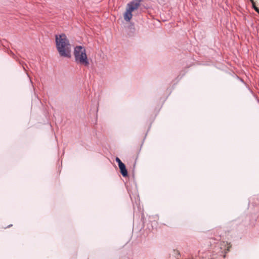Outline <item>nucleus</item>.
<instances>
[{
    "mask_svg": "<svg viewBox=\"0 0 259 259\" xmlns=\"http://www.w3.org/2000/svg\"><path fill=\"white\" fill-rule=\"evenodd\" d=\"M55 42L56 49L61 57L71 58V45L65 34L56 35Z\"/></svg>",
    "mask_w": 259,
    "mask_h": 259,
    "instance_id": "obj_1",
    "label": "nucleus"
},
{
    "mask_svg": "<svg viewBox=\"0 0 259 259\" xmlns=\"http://www.w3.org/2000/svg\"><path fill=\"white\" fill-rule=\"evenodd\" d=\"M75 62L77 64L88 66L90 62L88 58L85 49L82 46H76L74 49L73 52Z\"/></svg>",
    "mask_w": 259,
    "mask_h": 259,
    "instance_id": "obj_2",
    "label": "nucleus"
},
{
    "mask_svg": "<svg viewBox=\"0 0 259 259\" xmlns=\"http://www.w3.org/2000/svg\"><path fill=\"white\" fill-rule=\"evenodd\" d=\"M142 1L143 0H132L127 4L126 10L123 14V18L126 22H130L133 16L132 13L138 9Z\"/></svg>",
    "mask_w": 259,
    "mask_h": 259,
    "instance_id": "obj_3",
    "label": "nucleus"
},
{
    "mask_svg": "<svg viewBox=\"0 0 259 259\" xmlns=\"http://www.w3.org/2000/svg\"><path fill=\"white\" fill-rule=\"evenodd\" d=\"M118 167L120 170V172L122 176V177L124 178L127 177L128 172L125 164L123 163L119 165Z\"/></svg>",
    "mask_w": 259,
    "mask_h": 259,
    "instance_id": "obj_4",
    "label": "nucleus"
},
{
    "mask_svg": "<svg viewBox=\"0 0 259 259\" xmlns=\"http://www.w3.org/2000/svg\"><path fill=\"white\" fill-rule=\"evenodd\" d=\"M128 28L130 29V31L132 33H134L135 31V25L133 23H130L129 25Z\"/></svg>",
    "mask_w": 259,
    "mask_h": 259,
    "instance_id": "obj_5",
    "label": "nucleus"
},
{
    "mask_svg": "<svg viewBox=\"0 0 259 259\" xmlns=\"http://www.w3.org/2000/svg\"><path fill=\"white\" fill-rule=\"evenodd\" d=\"M115 161L118 163V166L123 163L120 159V158L118 157H116Z\"/></svg>",
    "mask_w": 259,
    "mask_h": 259,
    "instance_id": "obj_6",
    "label": "nucleus"
},
{
    "mask_svg": "<svg viewBox=\"0 0 259 259\" xmlns=\"http://www.w3.org/2000/svg\"><path fill=\"white\" fill-rule=\"evenodd\" d=\"M252 8L254 11L259 14V9L254 5L253 2H252Z\"/></svg>",
    "mask_w": 259,
    "mask_h": 259,
    "instance_id": "obj_7",
    "label": "nucleus"
},
{
    "mask_svg": "<svg viewBox=\"0 0 259 259\" xmlns=\"http://www.w3.org/2000/svg\"><path fill=\"white\" fill-rule=\"evenodd\" d=\"M11 226H12V224H11V225H9L8 227H6V228H10Z\"/></svg>",
    "mask_w": 259,
    "mask_h": 259,
    "instance_id": "obj_8",
    "label": "nucleus"
}]
</instances>
